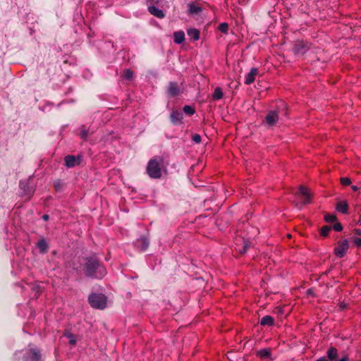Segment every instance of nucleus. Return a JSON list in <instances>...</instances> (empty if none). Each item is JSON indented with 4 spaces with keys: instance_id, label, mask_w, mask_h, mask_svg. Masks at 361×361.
I'll list each match as a JSON object with an SVG mask.
<instances>
[{
    "instance_id": "nucleus-1",
    "label": "nucleus",
    "mask_w": 361,
    "mask_h": 361,
    "mask_svg": "<svg viewBox=\"0 0 361 361\" xmlns=\"http://www.w3.org/2000/svg\"><path fill=\"white\" fill-rule=\"evenodd\" d=\"M146 171L151 178H160L163 173H166V169L164 166V159L160 157H153L148 161Z\"/></svg>"
},
{
    "instance_id": "nucleus-2",
    "label": "nucleus",
    "mask_w": 361,
    "mask_h": 361,
    "mask_svg": "<svg viewBox=\"0 0 361 361\" xmlns=\"http://www.w3.org/2000/svg\"><path fill=\"white\" fill-rule=\"evenodd\" d=\"M85 271L87 276L96 279H101L106 274L105 267L100 264L95 258L87 259L85 267Z\"/></svg>"
},
{
    "instance_id": "nucleus-3",
    "label": "nucleus",
    "mask_w": 361,
    "mask_h": 361,
    "mask_svg": "<svg viewBox=\"0 0 361 361\" xmlns=\"http://www.w3.org/2000/svg\"><path fill=\"white\" fill-rule=\"evenodd\" d=\"M90 305L97 309H104L106 306V298L101 293H92L89 296Z\"/></svg>"
},
{
    "instance_id": "nucleus-4",
    "label": "nucleus",
    "mask_w": 361,
    "mask_h": 361,
    "mask_svg": "<svg viewBox=\"0 0 361 361\" xmlns=\"http://www.w3.org/2000/svg\"><path fill=\"white\" fill-rule=\"evenodd\" d=\"M349 247L348 242L346 239L339 242L338 245L335 247V255L338 257H343Z\"/></svg>"
},
{
    "instance_id": "nucleus-5",
    "label": "nucleus",
    "mask_w": 361,
    "mask_h": 361,
    "mask_svg": "<svg viewBox=\"0 0 361 361\" xmlns=\"http://www.w3.org/2000/svg\"><path fill=\"white\" fill-rule=\"evenodd\" d=\"M279 121V116L276 111H270L265 117L264 123L269 127L275 126Z\"/></svg>"
},
{
    "instance_id": "nucleus-6",
    "label": "nucleus",
    "mask_w": 361,
    "mask_h": 361,
    "mask_svg": "<svg viewBox=\"0 0 361 361\" xmlns=\"http://www.w3.org/2000/svg\"><path fill=\"white\" fill-rule=\"evenodd\" d=\"M299 194L303 197L302 205H305L311 202V193L307 188L300 185L299 188Z\"/></svg>"
},
{
    "instance_id": "nucleus-7",
    "label": "nucleus",
    "mask_w": 361,
    "mask_h": 361,
    "mask_svg": "<svg viewBox=\"0 0 361 361\" xmlns=\"http://www.w3.org/2000/svg\"><path fill=\"white\" fill-rule=\"evenodd\" d=\"M258 73L259 71L257 68H251L250 72L245 76V83L246 85L252 84L255 80V78L258 75Z\"/></svg>"
},
{
    "instance_id": "nucleus-8",
    "label": "nucleus",
    "mask_w": 361,
    "mask_h": 361,
    "mask_svg": "<svg viewBox=\"0 0 361 361\" xmlns=\"http://www.w3.org/2000/svg\"><path fill=\"white\" fill-rule=\"evenodd\" d=\"M20 187L24 190L23 193L22 194V197L25 198V200H29L32 195V190L29 188L27 183L25 182H20Z\"/></svg>"
},
{
    "instance_id": "nucleus-9",
    "label": "nucleus",
    "mask_w": 361,
    "mask_h": 361,
    "mask_svg": "<svg viewBox=\"0 0 361 361\" xmlns=\"http://www.w3.org/2000/svg\"><path fill=\"white\" fill-rule=\"evenodd\" d=\"M41 355L39 351L37 349H30L27 352V358L26 361H40Z\"/></svg>"
},
{
    "instance_id": "nucleus-10",
    "label": "nucleus",
    "mask_w": 361,
    "mask_h": 361,
    "mask_svg": "<svg viewBox=\"0 0 361 361\" xmlns=\"http://www.w3.org/2000/svg\"><path fill=\"white\" fill-rule=\"evenodd\" d=\"M148 11L152 15L159 18H163L165 16L164 11L154 6H149Z\"/></svg>"
},
{
    "instance_id": "nucleus-11",
    "label": "nucleus",
    "mask_w": 361,
    "mask_h": 361,
    "mask_svg": "<svg viewBox=\"0 0 361 361\" xmlns=\"http://www.w3.org/2000/svg\"><path fill=\"white\" fill-rule=\"evenodd\" d=\"M65 163L67 167H73L79 164L80 161L74 156L68 155L65 157Z\"/></svg>"
},
{
    "instance_id": "nucleus-12",
    "label": "nucleus",
    "mask_w": 361,
    "mask_h": 361,
    "mask_svg": "<svg viewBox=\"0 0 361 361\" xmlns=\"http://www.w3.org/2000/svg\"><path fill=\"white\" fill-rule=\"evenodd\" d=\"M136 246L141 250H145L149 246V241L146 238L142 237L135 242Z\"/></svg>"
},
{
    "instance_id": "nucleus-13",
    "label": "nucleus",
    "mask_w": 361,
    "mask_h": 361,
    "mask_svg": "<svg viewBox=\"0 0 361 361\" xmlns=\"http://www.w3.org/2000/svg\"><path fill=\"white\" fill-rule=\"evenodd\" d=\"M183 119V114L178 111H173L171 114V120L174 124H178Z\"/></svg>"
},
{
    "instance_id": "nucleus-14",
    "label": "nucleus",
    "mask_w": 361,
    "mask_h": 361,
    "mask_svg": "<svg viewBox=\"0 0 361 361\" xmlns=\"http://www.w3.org/2000/svg\"><path fill=\"white\" fill-rule=\"evenodd\" d=\"M168 91L171 96L174 97L179 94L180 89L176 82H170Z\"/></svg>"
},
{
    "instance_id": "nucleus-15",
    "label": "nucleus",
    "mask_w": 361,
    "mask_h": 361,
    "mask_svg": "<svg viewBox=\"0 0 361 361\" xmlns=\"http://www.w3.org/2000/svg\"><path fill=\"white\" fill-rule=\"evenodd\" d=\"M336 209L343 214H346L348 210V204L345 201H341L337 203Z\"/></svg>"
},
{
    "instance_id": "nucleus-16",
    "label": "nucleus",
    "mask_w": 361,
    "mask_h": 361,
    "mask_svg": "<svg viewBox=\"0 0 361 361\" xmlns=\"http://www.w3.org/2000/svg\"><path fill=\"white\" fill-rule=\"evenodd\" d=\"M174 42L176 44H181L185 40V33L183 31H178L173 33Z\"/></svg>"
},
{
    "instance_id": "nucleus-17",
    "label": "nucleus",
    "mask_w": 361,
    "mask_h": 361,
    "mask_svg": "<svg viewBox=\"0 0 361 361\" xmlns=\"http://www.w3.org/2000/svg\"><path fill=\"white\" fill-rule=\"evenodd\" d=\"M188 35L194 41H197L200 38V32L195 28H190L188 30Z\"/></svg>"
},
{
    "instance_id": "nucleus-18",
    "label": "nucleus",
    "mask_w": 361,
    "mask_h": 361,
    "mask_svg": "<svg viewBox=\"0 0 361 361\" xmlns=\"http://www.w3.org/2000/svg\"><path fill=\"white\" fill-rule=\"evenodd\" d=\"M294 50L297 54H304L307 50V47L302 42H299L295 44Z\"/></svg>"
},
{
    "instance_id": "nucleus-19",
    "label": "nucleus",
    "mask_w": 361,
    "mask_h": 361,
    "mask_svg": "<svg viewBox=\"0 0 361 361\" xmlns=\"http://www.w3.org/2000/svg\"><path fill=\"white\" fill-rule=\"evenodd\" d=\"M260 324L263 326H272L274 324V319L269 315L264 316L261 319Z\"/></svg>"
},
{
    "instance_id": "nucleus-20",
    "label": "nucleus",
    "mask_w": 361,
    "mask_h": 361,
    "mask_svg": "<svg viewBox=\"0 0 361 361\" xmlns=\"http://www.w3.org/2000/svg\"><path fill=\"white\" fill-rule=\"evenodd\" d=\"M271 355L270 349L264 348L257 352V355L261 358L269 357Z\"/></svg>"
},
{
    "instance_id": "nucleus-21",
    "label": "nucleus",
    "mask_w": 361,
    "mask_h": 361,
    "mask_svg": "<svg viewBox=\"0 0 361 361\" xmlns=\"http://www.w3.org/2000/svg\"><path fill=\"white\" fill-rule=\"evenodd\" d=\"M223 97V92L220 87H216L213 93V99L215 100L220 99Z\"/></svg>"
},
{
    "instance_id": "nucleus-22",
    "label": "nucleus",
    "mask_w": 361,
    "mask_h": 361,
    "mask_svg": "<svg viewBox=\"0 0 361 361\" xmlns=\"http://www.w3.org/2000/svg\"><path fill=\"white\" fill-rule=\"evenodd\" d=\"M327 356L329 360H334L337 357V350L335 348H331L327 352Z\"/></svg>"
},
{
    "instance_id": "nucleus-23",
    "label": "nucleus",
    "mask_w": 361,
    "mask_h": 361,
    "mask_svg": "<svg viewBox=\"0 0 361 361\" xmlns=\"http://www.w3.org/2000/svg\"><path fill=\"white\" fill-rule=\"evenodd\" d=\"M37 247L41 252H45L47 250V243L44 240H41L37 243Z\"/></svg>"
},
{
    "instance_id": "nucleus-24",
    "label": "nucleus",
    "mask_w": 361,
    "mask_h": 361,
    "mask_svg": "<svg viewBox=\"0 0 361 361\" xmlns=\"http://www.w3.org/2000/svg\"><path fill=\"white\" fill-rule=\"evenodd\" d=\"M219 30L223 33H227L228 30V25L226 23H221L219 25Z\"/></svg>"
},
{
    "instance_id": "nucleus-25",
    "label": "nucleus",
    "mask_w": 361,
    "mask_h": 361,
    "mask_svg": "<svg viewBox=\"0 0 361 361\" xmlns=\"http://www.w3.org/2000/svg\"><path fill=\"white\" fill-rule=\"evenodd\" d=\"M133 73L130 69H126L123 72V76L127 80H130L132 78Z\"/></svg>"
},
{
    "instance_id": "nucleus-26",
    "label": "nucleus",
    "mask_w": 361,
    "mask_h": 361,
    "mask_svg": "<svg viewBox=\"0 0 361 361\" xmlns=\"http://www.w3.org/2000/svg\"><path fill=\"white\" fill-rule=\"evenodd\" d=\"M183 111L188 115H192L195 114V109L188 105H186L183 107Z\"/></svg>"
},
{
    "instance_id": "nucleus-27",
    "label": "nucleus",
    "mask_w": 361,
    "mask_h": 361,
    "mask_svg": "<svg viewBox=\"0 0 361 361\" xmlns=\"http://www.w3.org/2000/svg\"><path fill=\"white\" fill-rule=\"evenodd\" d=\"M188 10L190 13H196L200 11V8L193 4H189Z\"/></svg>"
},
{
    "instance_id": "nucleus-28",
    "label": "nucleus",
    "mask_w": 361,
    "mask_h": 361,
    "mask_svg": "<svg viewBox=\"0 0 361 361\" xmlns=\"http://www.w3.org/2000/svg\"><path fill=\"white\" fill-rule=\"evenodd\" d=\"M331 230V227L329 226H324L321 229V234L323 235V236H326L328 235L329 231Z\"/></svg>"
},
{
    "instance_id": "nucleus-29",
    "label": "nucleus",
    "mask_w": 361,
    "mask_h": 361,
    "mask_svg": "<svg viewBox=\"0 0 361 361\" xmlns=\"http://www.w3.org/2000/svg\"><path fill=\"white\" fill-rule=\"evenodd\" d=\"M341 183L344 185H348L351 183V180L348 177H343L341 178Z\"/></svg>"
},
{
    "instance_id": "nucleus-30",
    "label": "nucleus",
    "mask_w": 361,
    "mask_h": 361,
    "mask_svg": "<svg viewBox=\"0 0 361 361\" xmlns=\"http://www.w3.org/2000/svg\"><path fill=\"white\" fill-rule=\"evenodd\" d=\"M325 220L327 222H334L336 220V216L333 214H328L325 216Z\"/></svg>"
},
{
    "instance_id": "nucleus-31",
    "label": "nucleus",
    "mask_w": 361,
    "mask_h": 361,
    "mask_svg": "<svg viewBox=\"0 0 361 361\" xmlns=\"http://www.w3.org/2000/svg\"><path fill=\"white\" fill-rule=\"evenodd\" d=\"M192 140L195 143H200L201 142V136L199 134H195L192 137Z\"/></svg>"
},
{
    "instance_id": "nucleus-32",
    "label": "nucleus",
    "mask_w": 361,
    "mask_h": 361,
    "mask_svg": "<svg viewBox=\"0 0 361 361\" xmlns=\"http://www.w3.org/2000/svg\"><path fill=\"white\" fill-rule=\"evenodd\" d=\"M353 243L358 247H361V238H353Z\"/></svg>"
},
{
    "instance_id": "nucleus-33",
    "label": "nucleus",
    "mask_w": 361,
    "mask_h": 361,
    "mask_svg": "<svg viewBox=\"0 0 361 361\" xmlns=\"http://www.w3.org/2000/svg\"><path fill=\"white\" fill-rule=\"evenodd\" d=\"M68 338H69V343L71 344V345H74L76 343V341L74 338V336L71 334L67 335Z\"/></svg>"
},
{
    "instance_id": "nucleus-34",
    "label": "nucleus",
    "mask_w": 361,
    "mask_h": 361,
    "mask_svg": "<svg viewBox=\"0 0 361 361\" xmlns=\"http://www.w3.org/2000/svg\"><path fill=\"white\" fill-rule=\"evenodd\" d=\"M343 227L342 225L339 223H336L334 225V229L336 231H341L342 230Z\"/></svg>"
},
{
    "instance_id": "nucleus-35",
    "label": "nucleus",
    "mask_w": 361,
    "mask_h": 361,
    "mask_svg": "<svg viewBox=\"0 0 361 361\" xmlns=\"http://www.w3.org/2000/svg\"><path fill=\"white\" fill-rule=\"evenodd\" d=\"M87 135V133L86 131L81 132V137L85 139Z\"/></svg>"
},
{
    "instance_id": "nucleus-36",
    "label": "nucleus",
    "mask_w": 361,
    "mask_h": 361,
    "mask_svg": "<svg viewBox=\"0 0 361 361\" xmlns=\"http://www.w3.org/2000/svg\"><path fill=\"white\" fill-rule=\"evenodd\" d=\"M316 361H327L325 357H320L317 359Z\"/></svg>"
},
{
    "instance_id": "nucleus-37",
    "label": "nucleus",
    "mask_w": 361,
    "mask_h": 361,
    "mask_svg": "<svg viewBox=\"0 0 361 361\" xmlns=\"http://www.w3.org/2000/svg\"><path fill=\"white\" fill-rule=\"evenodd\" d=\"M355 233L359 235H361V230L360 229H356L355 230Z\"/></svg>"
},
{
    "instance_id": "nucleus-38",
    "label": "nucleus",
    "mask_w": 361,
    "mask_h": 361,
    "mask_svg": "<svg viewBox=\"0 0 361 361\" xmlns=\"http://www.w3.org/2000/svg\"><path fill=\"white\" fill-rule=\"evenodd\" d=\"M351 188L354 191H357L358 190V187L356 185H353Z\"/></svg>"
},
{
    "instance_id": "nucleus-39",
    "label": "nucleus",
    "mask_w": 361,
    "mask_h": 361,
    "mask_svg": "<svg viewBox=\"0 0 361 361\" xmlns=\"http://www.w3.org/2000/svg\"><path fill=\"white\" fill-rule=\"evenodd\" d=\"M248 247V245L247 244L245 245V247H244V250H243V252H246L247 249Z\"/></svg>"
},
{
    "instance_id": "nucleus-40",
    "label": "nucleus",
    "mask_w": 361,
    "mask_h": 361,
    "mask_svg": "<svg viewBox=\"0 0 361 361\" xmlns=\"http://www.w3.org/2000/svg\"><path fill=\"white\" fill-rule=\"evenodd\" d=\"M42 218H43L44 220H47V219H48V218H49V216H48V215L45 214V215H44V216H43V217H42Z\"/></svg>"
},
{
    "instance_id": "nucleus-41",
    "label": "nucleus",
    "mask_w": 361,
    "mask_h": 361,
    "mask_svg": "<svg viewBox=\"0 0 361 361\" xmlns=\"http://www.w3.org/2000/svg\"><path fill=\"white\" fill-rule=\"evenodd\" d=\"M339 361H348V358L347 357H343Z\"/></svg>"
},
{
    "instance_id": "nucleus-42",
    "label": "nucleus",
    "mask_w": 361,
    "mask_h": 361,
    "mask_svg": "<svg viewBox=\"0 0 361 361\" xmlns=\"http://www.w3.org/2000/svg\"><path fill=\"white\" fill-rule=\"evenodd\" d=\"M55 188H56V190H59V184L56 183L55 184Z\"/></svg>"
}]
</instances>
